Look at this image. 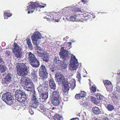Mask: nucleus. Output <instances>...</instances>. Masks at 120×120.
Masks as SVG:
<instances>
[{"mask_svg":"<svg viewBox=\"0 0 120 120\" xmlns=\"http://www.w3.org/2000/svg\"><path fill=\"white\" fill-rule=\"evenodd\" d=\"M17 73L19 76H21V81H25L29 78L25 76L27 75L28 73L27 67L25 64L23 63L19 64L17 65L16 67Z\"/></svg>","mask_w":120,"mask_h":120,"instance_id":"f257e3e1","label":"nucleus"},{"mask_svg":"<svg viewBox=\"0 0 120 120\" xmlns=\"http://www.w3.org/2000/svg\"><path fill=\"white\" fill-rule=\"evenodd\" d=\"M28 60L31 65L35 68L38 67L40 65V62L34 55L31 52H28Z\"/></svg>","mask_w":120,"mask_h":120,"instance_id":"f03ea898","label":"nucleus"},{"mask_svg":"<svg viewBox=\"0 0 120 120\" xmlns=\"http://www.w3.org/2000/svg\"><path fill=\"white\" fill-rule=\"evenodd\" d=\"M2 99L8 105H10L14 103V99L11 95V93L6 92L3 94Z\"/></svg>","mask_w":120,"mask_h":120,"instance_id":"7ed1b4c3","label":"nucleus"},{"mask_svg":"<svg viewBox=\"0 0 120 120\" xmlns=\"http://www.w3.org/2000/svg\"><path fill=\"white\" fill-rule=\"evenodd\" d=\"M26 94L22 90H17L15 92V99L20 102H23L25 101L26 100Z\"/></svg>","mask_w":120,"mask_h":120,"instance_id":"20e7f679","label":"nucleus"},{"mask_svg":"<svg viewBox=\"0 0 120 120\" xmlns=\"http://www.w3.org/2000/svg\"><path fill=\"white\" fill-rule=\"evenodd\" d=\"M41 34L38 31L34 32L31 37V39L34 45L36 46L40 42Z\"/></svg>","mask_w":120,"mask_h":120,"instance_id":"39448f33","label":"nucleus"},{"mask_svg":"<svg viewBox=\"0 0 120 120\" xmlns=\"http://www.w3.org/2000/svg\"><path fill=\"white\" fill-rule=\"evenodd\" d=\"M78 63L77 60L75 56H72L69 65V68L70 70L74 71L78 68Z\"/></svg>","mask_w":120,"mask_h":120,"instance_id":"423d86ee","label":"nucleus"},{"mask_svg":"<svg viewBox=\"0 0 120 120\" xmlns=\"http://www.w3.org/2000/svg\"><path fill=\"white\" fill-rule=\"evenodd\" d=\"M62 60L63 61L60 60L58 56H57L54 57L53 61L54 64H57L63 67L64 68H65L67 66L66 62L67 60Z\"/></svg>","mask_w":120,"mask_h":120,"instance_id":"0eeeda50","label":"nucleus"},{"mask_svg":"<svg viewBox=\"0 0 120 120\" xmlns=\"http://www.w3.org/2000/svg\"><path fill=\"white\" fill-rule=\"evenodd\" d=\"M40 76L42 77L43 80L46 79L48 77V73L47 71V69L45 66L43 65H42L40 68Z\"/></svg>","mask_w":120,"mask_h":120,"instance_id":"6e6552de","label":"nucleus"},{"mask_svg":"<svg viewBox=\"0 0 120 120\" xmlns=\"http://www.w3.org/2000/svg\"><path fill=\"white\" fill-rule=\"evenodd\" d=\"M68 51L64 49V48L62 47L60 51L59 52V55L61 59L66 60L68 58Z\"/></svg>","mask_w":120,"mask_h":120,"instance_id":"1a4fd4ad","label":"nucleus"},{"mask_svg":"<svg viewBox=\"0 0 120 120\" xmlns=\"http://www.w3.org/2000/svg\"><path fill=\"white\" fill-rule=\"evenodd\" d=\"M12 75L10 73L7 74L6 76L2 79V83L7 84H9L12 81Z\"/></svg>","mask_w":120,"mask_h":120,"instance_id":"9d476101","label":"nucleus"},{"mask_svg":"<svg viewBox=\"0 0 120 120\" xmlns=\"http://www.w3.org/2000/svg\"><path fill=\"white\" fill-rule=\"evenodd\" d=\"M45 64L46 65V67H49V71L50 73L56 74L58 72V69L57 67L52 66L50 64L46 63Z\"/></svg>","mask_w":120,"mask_h":120,"instance_id":"9b49d317","label":"nucleus"},{"mask_svg":"<svg viewBox=\"0 0 120 120\" xmlns=\"http://www.w3.org/2000/svg\"><path fill=\"white\" fill-rule=\"evenodd\" d=\"M62 91L64 93H68V91L70 88L69 84L68 82H65L62 85Z\"/></svg>","mask_w":120,"mask_h":120,"instance_id":"f8f14e48","label":"nucleus"},{"mask_svg":"<svg viewBox=\"0 0 120 120\" xmlns=\"http://www.w3.org/2000/svg\"><path fill=\"white\" fill-rule=\"evenodd\" d=\"M30 105L33 108L36 109L39 106L40 104V100H31Z\"/></svg>","mask_w":120,"mask_h":120,"instance_id":"ddd939ff","label":"nucleus"},{"mask_svg":"<svg viewBox=\"0 0 120 120\" xmlns=\"http://www.w3.org/2000/svg\"><path fill=\"white\" fill-rule=\"evenodd\" d=\"M37 2H30L28 4V6H27V10L30 11V10L34 9L35 8L37 7L36 5H37Z\"/></svg>","mask_w":120,"mask_h":120,"instance_id":"4468645a","label":"nucleus"},{"mask_svg":"<svg viewBox=\"0 0 120 120\" xmlns=\"http://www.w3.org/2000/svg\"><path fill=\"white\" fill-rule=\"evenodd\" d=\"M40 101L42 102L45 101L48 97V94L47 93H41L40 94Z\"/></svg>","mask_w":120,"mask_h":120,"instance_id":"2eb2a0df","label":"nucleus"},{"mask_svg":"<svg viewBox=\"0 0 120 120\" xmlns=\"http://www.w3.org/2000/svg\"><path fill=\"white\" fill-rule=\"evenodd\" d=\"M40 95V94L36 92L35 90L33 91L31 100H40V97H39Z\"/></svg>","mask_w":120,"mask_h":120,"instance_id":"dca6fc26","label":"nucleus"},{"mask_svg":"<svg viewBox=\"0 0 120 120\" xmlns=\"http://www.w3.org/2000/svg\"><path fill=\"white\" fill-rule=\"evenodd\" d=\"M29 80H26L25 81H21V80H20L21 83H22V82H26L27 83L26 84V87L29 89H30V90H27V91H30L31 90V89L33 88L34 85L33 82H27V80H29Z\"/></svg>","mask_w":120,"mask_h":120,"instance_id":"f3484780","label":"nucleus"},{"mask_svg":"<svg viewBox=\"0 0 120 120\" xmlns=\"http://www.w3.org/2000/svg\"><path fill=\"white\" fill-rule=\"evenodd\" d=\"M49 83L50 87L51 89L54 90L56 88V85L53 79L52 78L49 80Z\"/></svg>","mask_w":120,"mask_h":120,"instance_id":"a211bd4d","label":"nucleus"},{"mask_svg":"<svg viewBox=\"0 0 120 120\" xmlns=\"http://www.w3.org/2000/svg\"><path fill=\"white\" fill-rule=\"evenodd\" d=\"M57 81H58L59 85H61L63 84L65 81V79L64 76L62 75L60 77L57 79Z\"/></svg>","mask_w":120,"mask_h":120,"instance_id":"6ab92c4d","label":"nucleus"},{"mask_svg":"<svg viewBox=\"0 0 120 120\" xmlns=\"http://www.w3.org/2000/svg\"><path fill=\"white\" fill-rule=\"evenodd\" d=\"M60 98H52V102L55 106H57L60 103Z\"/></svg>","mask_w":120,"mask_h":120,"instance_id":"aec40b11","label":"nucleus"},{"mask_svg":"<svg viewBox=\"0 0 120 120\" xmlns=\"http://www.w3.org/2000/svg\"><path fill=\"white\" fill-rule=\"evenodd\" d=\"M59 90H57L53 92L52 98H60V97Z\"/></svg>","mask_w":120,"mask_h":120,"instance_id":"412c9836","label":"nucleus"},{"mask_svg":"<svg viewBox=\"0 0 120 120\" xmlns=\"http://www.w3.org/2000/svg\"><path fill=\"white\" fill-rule=\"evenodd\" d=\"M26 43L28 45V48L32 50L33 49V45L31 42V40L30 38H27L26 39Z\"/></svg>","mask_w":120,"mask_h":120,"instance_id":"4be33fe9","label":"nucleus"},{"mask_svg":"<svg viewBox=\"0 0 120 120\" xmlns=\"http://www.w3.org/2000/svg\"><path fill=\"white\" fill-rule=\"evenodd\" d=\"M92 110L93 113L96 115L99 114L101 113V109L96 107L92 108Z\"/></svg>","mask_w":120,"mask_h":120,"instance_id":"5701e85b","label":"nucleus"},{"mask_svg":"<svg viewBox=\"0 0 120 120\" xmlns=\"http://www.w3.org/2000/svg\"><path fill=\"white\" fill-rule=\"evenodd\" d=\"M71 8V7H66L61 11V13L63 14L68 13L70 11Z\"/></svg>","mask_w":120,"mask_h":120,"instance_id":"b1692460","label":"nucleus"},{"mask_svg":"<svg viewBox=\"0 0 120 120\" xmlns=\"http://www.w3.org/2000/svg\"><path fill=\"white\" fill-rule=\"evenodd\" d=\"M14 48L13 50H15L16 51H22V49L21 46H19L16 43H14Z\"/></svg>","mask_w":120,"mask_h":120,"instance_id":"393cba45","label":"nucleus"},{"mask_svg":"<svg viewBox=\"0 0 120 120\" xmlns=\"http://www.w3.org/2000/svg\"><path fill=\"white\" fill-rule=\"evenodd\" d=\"M104 83L105 85H108L110 86L109 87H106L107 89V88L109 89V88H111L112 87V85L111 82L110 81L106 80L104 81Z\"/></svg>","mask_w":120,"mask_h":120,"instance_id":"a878e982","label":"nucleus"},{"mask_svg":"<svg viewBox=\"0 0 120 120\" xmlns=\"http://www.w3.org/2000/svg\"><path fill=\"white\" fill-rule=\"evenodd\" d=\"M76 82L74 79H72L71 80L70 83L71 85V88L72 90H73L76 86Z\"/></svg>","mask_w":120,"mask_h":120,"instance_id":"bb28decb","label":"nucleus"},{"mask_svg":"<svg viewBox=\"0 0 120 120\" xmlns=\"http://www.w3.org/2000/svg\"><path fill=\"white\" fill-rule=\"evenodd\" d=\"M92 101L95 104L98 105V104H99L100 102V100L97 99V98H96L94 97L91 96L90 97Z\"/></svg>","mask_w":120,"mask_h":120,"instance_id":"cd10ccee","label":"nucleus"},{"mask_svg":"<svg viewBox=\"0 0 120 120\" xmlns=\"http://www.w3.org/2000/svg\"><path fill=\"white\" fill-rule=\"evenodd\" d=\"M62 116L58 114L55 115L53 117L52 120H62Z\"/></svg>","mask_w":120,"mask_h":120,"instance_id":"c85d7f7f","label":"nucleus"},{"mask_svg":"<svg viewBox=\"0 0 120 120\" xmlns=\"http://www.w3.org/2000/svg\"><path fill=\"white\" fill-rule=\"evenodd\" d=\"M37 73V71H35L34 70H32V72L31 73L32 76L35 79V81L37 80L38 77Z\"/></svg>","mask_w":120,"mask_h":120,"instance_id":"c756f323","label":"nucleus"},{"mask_svg":"<svg viewBox=\"0 0 120 120\" xmlns=\"http://www.w3.org/2000/svg\"><path fill=\"white\" fill-rule=\"evenodd\" d=\"M72 11L74 12H81V8H79L78 7H73L72 9Z\"/></svg>","mask_w":120,"mask_h":120,"instance_id":"7c9ffc66","label":"nucleus"},{"mask_svg":"<svg viewBox=\"0 0 120 120\" xmlns=\"http://www.w3.org/2000/svg\"><path fill=\"white\" fill-rule=\"evenodd\" d=\"M6 70V67L3 64H0V72L3 73Z\"/></svg>","mask_w":120,"mask_h":120,"instance_id":"2f4dec72","label":"nucleus"},{"mask_svg":"<svg viewBox=\"0 0 120 120\" xmlns=\"http://www.w3.org/2000/svg\"><path fill=\"white\" fill-rule=\"evenodd\" d=\"M70 17L71 19H73L75 20L77 19H79V15L74 14L72 15H70Z\"/></svg>","mask_w":120,"mask_h":120,"instance_id":"473e14b6","label":"nucleus"},{"mask_svg":"<svg viewBox=\"0 0 120 120\" xmlns=\"http://www.w3.org/2000/svg\"><path fill=\"white\" fill-rule=\"evenodd\" d=\"M12 15L11 13L8 12L6 11H4V19H7L8 18H6V17H10Z\"/></svg>","mask_w":120,"mask_h":120,"instance_id":"72a5a7b5","label":"nucleus"},{"mask_svg":"<svg viewBox=\"0 0 120 120\" xmlns=\"http://www.w3.org/2000/svg\"><path fill=\"white\" fill-rule=\"evenodd\" d=\"M22 52H17L15 54V56L17 58H20L22 56Z\"/></svg>","mask_w":120,"mask_h":120,"instance_id":"f704fd0d","label":"nucleus"},{"mask_svg":"<svg viewBox=\"0 0 120 120\" xmlns=\"http://www.w3.org/2000/svg\"><path fill=\"white\" fill-rule=\"evenodd\" d=\"M107 108L108 111H112L114 109V106L111 104L108 105L107 106Z\"/></svg>","mask_w":120,"mask_h":120,"instance_id":"c9c22d12","label":"nucleus"},{"mask_svg":"<svg viewBox=\"0 0 120 120\" xmlns=\"http://www.w3.org/2000/svg\"><path fill=\"white\" fill-rule=\"evenodd\" d=\"M49 56L47 55H45L43 58V61L46 62L49 61Z\"/></svg>","mask_w":120,"mask_h":120,"instance_id":"e433bc0d","label":"nucleus"},{"mask_svg":"<svg viewBox=\"0 0 120 120\" xmlns=\"http://www.w3.org/2000/svg\"><path fill=\"white\" fill-rule=\"evenodd\" d=\"M97 98L99 100H101L103 97V96L100 94H98L96 95Z\"/></svg>","mask_w":120,"mask_h":120,"instance_id":"4c0bfd02","label":"nucleus"},{"mask_svg":"<svg viewBox=\"0 0 120 120\" xmlns=\"http://www.w3.org/2000/svg\"><path fill=\"white\" fill-rule=\"evenodd\" d=\"M81 98L85 97L86 94V93L84 91H81V93L79 94Z\"/></svg>","mask_w":120,"mask_h":120,"instance_id":"58836bf2","label":"nucleus"},{"mask_svg":"<svg viewBox=\"0 0 120 120\" xmlns=\"http://www.w3.org/2000/svg\"><path fill=\"white\" fill-rule=\"evenodd\" d=\"M77 78L78 79V81L80 82L81 81V75L78 72L77 74Z\"/></svg>","mask_w":120,"mask_h":120,"instance_id":"ea45409f","label":"nucleus"},{"mask_svg":"<svg viewBox=\"0 0 120 120\" xmlns=\"http://www.w3.org/2000/svg\"><path fill=\"white\" fill-rule=\"evenodd\" d=\"M93 92H95L96 90V87L93 86H92V88L90 89Z\"/></svg>","mask_w":120,"mask_h":120,"instance_id":"a19ab883","label":"nucleus"},{"mask_svg":"<svg viewBox=\"0 0 120 120\" xmlns=\"http://www.w3.org/2000/svg\"><path fill=\"white\" fill-rule=\"evenodd\" d=\"M44 109L43 105L42 104H41L40 105V106L38 108V110H43Z\"/></svg>","mask_w":120,"mask_h":120,"instance_id":"79ce46f5","label":"nucleus"},{"mask_svg":"<svg viewBox=\"0 0 120 120\" xmlns=\"http://www.w3.org/2000/svg\"><path fill=\"white\" fill-rule=\"evenodd\" d=\"M5 53L7 56H10L11 55V53L8 50L6 51L5 52Z\"/></svg>","mask_w":120,"mask_h":120,"instance_id":"37998d69","label":"nucleus"},{"mask_svg":"<svg viewBox=\"0 0 120 120\" xmlns=\"http://www.w3.org/2000/svg\"><path fill=\"white\" fill-rule=\"evenodd\" d=\"M75 98L76 99H77L81 98V96L80 95H79V94H77L75 95Z\"/></svg>","mask_w":120,"mask_h":120,"instance_id":"c03bdc74","label":"nucleus"},{"mask_svg":"<svg viewBox=\"0 0 120 120\" xmlns=\"http://www.w3.org/2000/svg\"><path fill=\"white\" fill-rule=\"evenodd\" d=\"M57 14L56 12H52L51 14V15L54 17H55V16Z\"/></svg>","mask_w":120,"mask_h":120,"instance_id":"a18cd8bd","label":"nucleus"},{"mask_svg":"<svg viewBox=\"0 0 120 120\" xmlns=\"http://www.w3.org/2000/svg\"><path fill=\"white\" fill-rule=\"evenodd\" d=\"M36 6H37V7H40L41 8H44L45 7V6H44L40 5L39 3L37 2V5H36Z\"/></svg>","mask_w":120,"mask_h":120,"instance_id":"49530a36","label":"nucleus"},{"mask_svg":"<svg viewBox=\"0 0 120 120\" xmlns=\"http://www.w3.org/2000/svg\"><path fill=\"white\" fill-rule=\"evenodd\" d=\"M88 103L86 102H85L84 103V104L83 106L85 107L86 108H87V107H88Z\"/></svg>","mask_w":120,"mask_h":120,"instance_id":"de8ad7c7","label":"nucleus"},{"mask_svg":"<svg viewBox=\"0 0 120 120\" xmlns=\"http://www.w3.org/2000/svg\"><path fill=\"white\" fill-rule=\"evenodd\" d=\"M84 17L86 19H87L90 17V16L89 15H86L84 16Z\"/></svg>","mask_w":120,"mask_h":120,"instance_id":"09e8293b","label":"nucleus"},{"mask_svg":"<svg viewBox=\"0 0 120 120\" xmlns=\"http://www.w3.org/2000/svg\"><path fill=\"white\" fill-rule=\"evenodd\" d=\"M29 112L31 115L33 114L34 113L33 111L32 110V109H30L29 110Z\"/></svg>","mask_w":120,"mask_h":120,"instance_id":"8fccbe9b","label":"nucleus"},{"mask_svg":"<svg viewBox=\"0 0 120 120\" xmlns=\"http://www.w3.org/2000/svg\"><path fill=\"white\" fill-rule=\"evenodd\" d=\"M38 55L40 57H42L43 55V54L41 52H40V53L38 52Z\"/></svg>","mask_w":120,"mask_h":120,"instance_id":"3c124183","label":"nucleus"},{"mask_svg":"<svg viewBox=\"0 0 120 120\" xmlns=\"http://www.w3.org/2000/svg\"><path fill=\"white\" fill-rule=\"evenodd\" d=\"M102 120H109V118L107 117H104Z\"/></svg>","mask_w":120,"mask_h":120,"instance_id":"603ef678","label":"nucleus"},{"mask_svg":"<svg viewBox=\"0 0 120 120\" xmlns=\"http://www.w3.org/2000/svg\"><path fill=\"white\" fill-rule=\"evenodd\" d=\"M37 46V49L38 50H39L40 51H41L42 50V49L39 46H38V45Z\"/></svg>","mask_w":120,"mask_h":120,"instance_id":"864d4df0","label":"nucleus"},{"mask_svg":"<svg viewBox=\"0 0 120 120\" xmlns=\"http://www.w3.org/2000/svg\"><path fill=\"white\" fill-rule=\"evenodd\" d=\"M85 102L84 101H81L80 102V105L83 106Z\"/></svg>","mask_w":120,"mask_h":120,"instance_id":"5fc2aeb1","label":"nucleus"},{"mask_svg":"<svg viewBox=\"0 0 120 120\" xmlns=\"http://www.w3.org/2000/svg\"><path fill=\"white\" fill-rule=\"evenodd\" d=\"M2 60L1 58H0V64H3L2 63H3Z\"/></svg>","mask_w":120,"mask_h":120,"instance_id":"6e6d98bb","label":"nucleus"},{"mask_svg":"<svg viewBox=\"0 0 120 120\" xmlns=\"http://www.w3.org/2000/svg\"><path fill=\"white\" fill-rule=\"evenodd\" d=\"M116 88L117 89V90H118L119 91V90H120V86H116Z\"/></svg>","mask_w":120,"mask_h":120,"instance_id":"4d7b16f0","label":"nucleus"},{"mask_svg":"<svg viewBox=\"0 0 120 120\" xmlns=\"http://www.w3.org/2000/svg\"><path fill=\"white\" fill-rule=\"evenodd\" d=\"M34 11L33 10L31 11L30 12V11H28V13L29 14V13H32L34 12Z\"/></svg>","mask_w":120,"mask_h":120,"instance_id":"13d9d810","label":"nucleus"},{"mask_svg":"<svg viewBox=\"0 0 120 120\" xmlns=\"http://www.w3.org/2000/svg\"><path fill=\"white\" fill-rule=\"evenodd\" d=\"M64 100L65 101H67L68 100V99L66 98L65 97L64 98Z\"/></svg>","mask_w":120,"mask_h":120,"instance_id":"bf43d9fd","label":"nucleus"},{"mask_svg":"<svg viewBox=\"0 0 120 120\" xmlns=\"http://www.w3.org/2000/svg\"><path fill=\"white\" fill-rule=\"evenodd\" d=\"M79 119L78 118H72L71 119H70V120H74V119Z\"/></svg>","mask_w":120,"mask_h":120,"instance_id":"052dcab7","label":"nucleus"},{"mask_svg":"<svg viewBox=\"0 0 120 120\" xmlns=\"http://www.w3.org/2000/svg\"><path fill=\"white\" fill-rule=\"evenodd\" d=\"M82 1L84 2V3H85L86 2L85 0H82Z\"/></svg>","mask_w":120,"mask_h":120,"instance_id":"680f3d73","label":"nucleus"},{"mask_svg":"<svg viewBox=\"0 0 120 120\" xmlns=\"http://www.w3.org/2000/svg\"><path fill=\"white\" fill-rule=\"evenodd\" d=\"M54 16H50V18L51 19H54V17H53Z\"/></svg>","mask_w":120,"mask_h":120,"instance_id":"e2e57ef3","label":"nucleus"},{"mask_svg":"<svg viewBox=\"0 0 120 120\" xmlns=\"http://www.w3.org/2000/svg\"><path fill=\"white\" fill-rule=\"evenodd\" d=\"M68 44H69V45H71V42H68Z\"/></svg>","mask_w":120,"mask_h":120,"instance_id":"0e129e2a","label":"nucleus"},{"mask_svg":"<svg viewBox=\"0 0 120 120\" xmlns=\"http://www.w3.org/2000/svg\"><path fill=\"white\" fill-rule=\"evenodd\" d=\"M71 41L72 42H75V40H71Z\"/></svg>","mask_w":120,"mask_h":120,"instance_id":"69168bd1","label":"nucleus"},{"mask_svg":"<svg viewBox=\"0 0 120 120\" xmlns=\"http://www.w3.org/2000/svg\"><path fill=\"white\" fill-rule=\"evenodd\" d=\"M94 120H101L100 119H99L98 118H95V119H94Z\"/></svg>","mask_w":120,"mask_h":120,"instance_id":"338daca9","label":"nucleus"},{"mask_svg":"<svg viewBox=\"0 0 120 120\" xmlns=\"http://www.w3.org/2000/svg\"><path fill=\"white\" fill-rule=\"evenodd\" d=\"M2 102L0 101V106H1L2 105Z\"/></svg>","mask_w":120,"mask_h":120,"instance_id":"774afa93","label":"nucleus"}]
</instances>
